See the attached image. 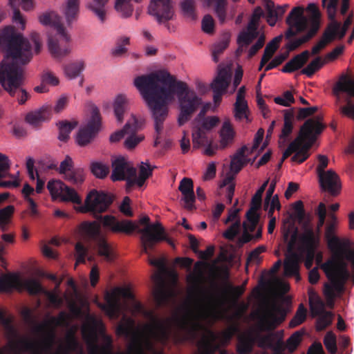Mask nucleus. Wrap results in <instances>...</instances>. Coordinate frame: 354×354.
I'll return each instance as SVG.
<instances>
[{"instance_id":"40","label":"nucleus","mask_w":354,"mask_h":354,"mask_svg":"<svg viewBox=\"0 0 354 354\" xmlns=\"http://www.w3.org/2000/svg\"><path fill=\"white\" fill-rule=\"evenodd\" d=\"M209 337H204L198 343L199 354H214L215 347L214 341L216 338L215 334L209 331Z\"/></svg>"},{"instance_id":"23","label":"nucleus","mask_w":354,"mask_h":354,"mask_svg":"<svg viewBox=\"0 0 354 354\" xmlns=\"http://www.w3.org/2000/svg\"><path fill=\"white\" fill-rule=\"evenodd\" d=\"M112 174L111 178L113 181H127V178H132L137 174V170L130 166L124 158H118L112 162Z\"/></svg>"},{"instance_id":"53","label":"nucleus","mask_w":354,"mask_h":354,"mask_svg":"<svg viewBox=\"0 0 354 354\" xmlns=\"http://www.w3.org/2000/svg\"><path fill=\"white\" fill-rule=\"evenodd\" d=\"M306 313H307V310L304 306V305L302 304H301L299 305L295 315H294L292 319L290 320V322L289 323V326L290 328H295V327L300 325L301 324H302L306 320Z\"/></svg>"},{"instance_id":"12","label":"nucleus","mask_w":354,"mask_h":354,"mask_svg":"<svg viewBox=\"0 0 354 354\" xmlns=\"http://www.w3.org/2000/svg\"><path fill=\"white\" fill-rule=\"evenodd\" d=\"M336 13L337 10H334L333 17H328L330 22L324 30L321 39L316 44H328L335 41H339L344 37L353 22V15H349L342 24L336 19Z\"/></svg>"},{"instance_id":"5","label":"nucleus","mask_w":354,"mask_h":354,"mask_svg":"<svg viewBox=\"0 0 354 354\" xmlns=\"http://www.w3.org/2000/svg\"><path fill=\"white\" fill-rule=\"evenodd\" d=\"M328 248L333 252V257L322 265L326 275L330 273L346 272L350 274L345 259L350 261L354 268V250L349 247L348 241H342L336 236L326 237Z\"/></svg>"},{"instance_id":"57","label":"nucleus","mask_w":354,"mask_h":354,"mask_svg":"<svg viewBox=\"0 0 354 354\" xmlns=\"http://www.w3.org/2000/svg\"><path fill=\"white\" fill-rule=\"evenodd\" d=\"M12 11V21L19 25V28L21 30H24L26 26V19L24 15L21 12L19 7L11 8Z\"/></svg>"},{"instance_id":"14","label":"nucleus","mask_w":354,"mask_h":354,"mask_svg":"<svg viewBox=\"0 0 354 354\" xmlns=\"http://www.w3.org/2000/svg\"><path fill=\"white\" fill-rule=\"evenodd\" d=\"M101 120L98 108L93 106L87 124L81 127L77 133L76 140L80 146H86L95 138L100 130Z\"/></svg>"},{"instance_id":"26","label":"nucleus","mask_w":354,"mask_h":354,"mask_svg":"<svg viewBox=\"0 0 354 354\" xmlns=\"http://www.w3.org/2000/svg\"><path fill=\"white\" fill-rule=\"evenodd\" d=\"M178 189L183 196L182 201L184 202V207L188 210L195 209L196 196L193 180L189 178H183L180 182Z\"/></svg>"},{"instance_id":"18","label":"nucleus","mask_w":354,"mask_h":354,"mask_svg":"<svg viewBox=\"0 0 354 354\" xmlns=\"http://www.w3.org/2000/svg\"><path fill=\"white\" fill-rule=\"evenodd\" d=\"M47 189L53 198H60L63 201H70L75 204L82 203L76 191L61 180H50L47 184Z\"/></svg>"},{"instance_id":"55","label":"nucleus","mask_w":354,"mask_h":354,"mask_svg":"<svg viewBox=\"0 0 354 354\" xmlns=\"http://www.w3.org/2000/svg\"><path fill=\"white\" fill-rule=\"evenodd\" d=\"M66 346L71 353L77 354H84L82 346L80 344L75 337L71 334L66 337Z\"/></svg>"},{"instance_id":"25","label":"nucleus","mask_w":354,"mask_h":354,"mask_svg":"<svg viewBox=\"0 0 354 354\" xmlns=\"http://www.w3.org/2000/svg\"><path fill=\"white\" fill-rule=\"evenodd\" d=\"M318 176L320 186L323 190L328 192L333 196H337L339 193L341 189L340 180L334 171L328 170Z\"/></svg>"},{"instance_id":"17","label":"nucleus","mask_w":354,"mask_h":354,"mask_svg":"<svg viewBox=\"0 0 354 354\" xmlns=\"http://www.w3.org/2000/svg\"><path fill=\"white\" fill-rule=\"evenodd\" d=\"M326 277L330 283H325L324 294L326 298L328 306L333 308L337 293L340 294L344 291V284L349 279L350 274H346L345 272L341 274L330 273Z\"/></svg>"},{"instance_id":"37","label":"nucleus","mask_w":354,"mask_h":354,"mask_svg":"<svg viewBox=\"0 0 354 354\" xmlns=\"http://www.w3.org/2000/svg\"><path fill=\"white\" fill-rule=\"evenodd\" d=\"M109 0H91L87 4V8L92 11L102 21L106 19V6Z\"/></svg>"},{"instance_id":"32","label":"nucleus","mask_w":354,"mask_h":354,"mask_svg":"<svg viewBox=\"0 0 354 354\" xmlns=\"http://www.w3.org/2000/svg\"><path fill=\"white\" fill-rule=\"evenodd\" d=\"M50 115V109L43 107L39 111L28 113L26 120L30 124L37 127L41 122L49 120Z\"/></svg>"},{"instance_id":"28","label":"nucleus","mask_w":354,"mask_h":354,"mask_svg":"<svg viewBox=\"0 0 354 354\" xmlns=\"http://www.w3.org/2000/svg\"><path fill=\"white\" fill-rule=\"evenodd\" d=\"M231 72L225 67L221 68L219 66L216 75L210 84L211 89L225 93L231 82Z\"/></svg>"},{"instance_id":"11","label":"nucleus","mask_w":354,"mask_h":354,"mask_svg":"<svg viewBox=\"0 0 354 354\" xmlns=\"http://www.w3.org/2000/svg\"><path fill=\"white\" fill-rule=\"evenodd\" d=\"M263 15L261 7L254 10L247 28L243 30L237 37V44H250L255 39H257V41L254 44H265V35L258 29L259 20Z\"/></svg>"},{"instance_id":"45","label":"nucleus","mask_w":354,"mask_h":354,"mask_svg":"<svg viewBox=\"0 0 354 354\" xmlns=\"http://www.w3.org/2000/svg\"><path fill=\"white\" fill-rule=\"evenodd\" d=\"M316 314L319 315V317L316 322V329L317 330H324L332 322V313L326 311L322 308L316 311Z\"/></svg>"},{"instance_id":"15","label":"nucleus","mask_w":354,"mask_h":354,"mask_svg":"<svg viewBox=\"0 0 354 354\" xmlns=\"http://www.w3.org/2000/svg\"><path fill=\"white\" fill-rule=\"evenodd\" d=\"M297 242V234L291 236L288 243L287 253L284 260V274L286 277H295L297 281L301 279L299 275V263L302 259V255L295 250Z\"/></svg>"},{"instance_id":"6","label":"nucleus","mask_w":354,"mask_h":354,"mask_svg":"<svg viewBox=\"0 0 354 354\" xmlns=\"http://www.w3.org/2000/svg\"><path fill=\"white\" fill-rule=\"evenodd\" d=\"M13 290L21 292L26 290L30 295L44 293L45 289L39 281L35 279H22L19 274L8 273L0 277V292H10Z\"/></svg>"},{"instance_id":"16","label":"nucleus","mask_w":354,"mask_h":354,"mask_svg":"<svg viewBox=\"0 0 354 354\" xmlns=\"http://www.w3.org/2000/svg\"><path fill=\"white\" fill-rule=\"evenodd\" d=\"M319 243V238L315 235L312 229H307L300 237V245L299 253L306 255L304 265L307 269H310L313 263L317 247Z\"/></svg>"},{"instance_id":"30","label":"nucleus","mask_w":354,"mask_h":354,"mask_svg":"<svg viewBox=\"0 0 354 354\" xmlns=\"http://www.w3.org/2000/svg\"><path fill=\"white\" fill-rule=\"evenodd\" d=\"M153 295L157 307L166 306L174 296L172 290L161 281L153 291Z\"/></svg>"},{"instance_id":"48","label":"nucleus","mask_w":354,"mask_h":354,"mask_svg":"<svg viewBox=\"0 0 354 354\" xmlns=\"http://www.w3.org/2000/svg\"><path fill=\"white\" fill-rule=\"evenodd\" d=\"M205 131L206 130L200 127L193 131L192 140L194 147H198L202 145H206L210 142Z\"/></svg>"},{"instance_id":"62","label":"nucleus","mask_w":354,"mask_h":354,"mask_svg":"<svg viewBox=\"0 0 354 354\" xmlns=\"http://www.w3.org/2000/svg\"><path fill=\"white\" fill-rule=\"evenodd\" d=\"M240 230L241 221L238 219L223 233V236L228 240H234L235 236L239 233Z\"/></svg>"},{"instance_id":"35","label":"nucleus","mask_w":354,"mask_h":354,"mask_svg":"<svg viewBox=\"0 0 354 354\" xmlns=\"http://www.w3.org/2000/svg\"><path fill=\"white\" fill-rule=\"evenodd\" d=\"M219 134L221 137L220 146L222 149L233 142L235 133L229 120H225L223 122Z\"/></svg>"},{"instance_id":"42","label":"nucleus","mask_w":354,"mask_h":354,"mask_svg":"<svg viewBox=\"0 0 354 354\" xmlns=\"http://www.w3.org/2000/svg\"><path fill=\"white\" fill-rule=\"evenodd\" d=\"M0 324L3 327L8 336L12 337L17 335L16 329L13 325V317L6 315V312L0 308Z\"/></svg>"},{"instance_id":"36","label":"nucleus","mask_w":354,"mask_h":354,"mask_svg":"<svg viewBox=\"0 0 354 354\" xmlns=\"http://www.w3.org/2000/svg\"><path fill=\"white\" fill-rule=\"evenodd\" d=\"M79 0H67L63 12L68 26H70L73 21L76 20L79 13Z\"/></svg>"},{"instance_id":"43","label":"nucleus","mask_w":354,"mask_h":354,"mask_svg":"<svg viewBox=\"0 0 354 354\" xmlns=\"http://www.w3.org/2000/svg\"><path fill=\"white\" fill-rule=\"evenodd\" d=\"M208 3H214V12L221 24H223L227 18V5L226 0H205Z\"/></svg>"},{"instance_id":"31","label":"nucleus","mask_w":354,"mask_h":354,"mask_svg":"<svg viewBox=\"0 0 354 354\" xmlns=\"http://www.w3.org/2000/svg\"><path fill=\"white\" fill-rule=\"evenodd\" d=\"M152 171L153 168L149 165L142 162L140 166L138 177L136 175L132 178H127V189H130L135 185L140 187H142L146 180L152 175Z\"/></svg>"},{"instance_id":"29","label":"nucleus","mask_w":354,"mask_h":354,"mask_svg":"<svg viewBox=\"0 0 354 354\" xmlns=\"http://www.w3.org/2000/svg\"><path fill=\"white\" fill-rule=\"evenodd\" d=\"M263 2L267 12V21L270 26H274L283 17L288 6L286 4L276 7L271 0H263Z\"/></svg>"},{"instance_id":"50","label":"nucleus","mask_w":354,"mask_h":354,"mask_svg":"<svg viewBox=\"0 0 354 354\" xmlns=\"http://www.w3.org/2000/svg\"><path fill=\"white\" fill-rule=\"evenodd\" d=\"M131 1L130 0H116L115 1V8L123 17H129L132 15L133 8Z\"/></svg>"},{"instance_id":"61","label":"nucleus","mask_w":354,"mask_h":354,"mask_svg":"<svg viewBox=\"0 0 354 354\" xmlns=\"http://www.w3.org/2000/svg\"><path fill=\"white\" fill-rule=\"evenodd\" d=\"M215 23L213 17L210 15H206L203 17L201 21L202 30L207 34H212L214 31Z\"/></svg>"},{"instance_id":"56","label":"nucleus","mask_w":354,"mask_h":354,"mask_svg":"<svg viewBox=\"0 0 354 354\" xmlns=\"http://www.w3.org/2000/svg\"><path fill=\"white\" fill-rule=\"evenodd\" d=\"M248 106L247 102H236L234 103V118L237 120L248 118Z\"/></svg>"},{"instance_id":"49","label":"nucleus","mask_w":354,"mask_h":354,"mask_svg":"<svg viewBox=\"0 0 354 354\" xmlns=\"http://www.w3.org/2000/svg\"><path fill=\"white\" fill-rule=\"evenodd\" d=\"M75 253L77 263H84L86 257H87L88 261L90 262L94 261V256L88 255V249L80 242L77 243L75 245Z\"/></svg>"},{"instance_id":"8","label":"nucleus","mask_w":354,"mask_h":354,"mask_svg":"<svg viewBox=\"0 0 354 354\" xmlns=\"http://www.w3.org/2000/svg\"><path fill=\"white\" fill-rule=\"evenodd\" d=\"M257 315L259 328L263 331H270L285 320L286 312L282 306L270 304L262 307Z\"/></svg>"},{"instance_id":"10","label":"nucleus","mask_w":354,"mask_h":354,"mask_svg":"<svg viewBox=\"0 0 354 354\" xmlns=\"http://www.w3.org/2000/svg\"><path fill=\"white\" fill-rule=\"evenodd\" d=\"M325 128L326 125L319 122L318 119H308L301 127L299 134L296 138L299 139L298 149L304 153H309V150L316 141L317 136Z\"/></svg>"},{"instance_id":"27","label":"nucleus","mask_w":354,"mask_h":354,"mask_svg":"<svg viewBox=\"0 0 354 354\" xmlns=\"http://www.w3.org/2000/svg\"><path fill=\"white\" fill-rule=\"evenodd\" d=\"M295 119L294 109L284 111L283 125L281 132L279 136V146L280 148L284 147L289 141V137L293 130V121Z\"/></svg>"},{"instance_id":"54","label":"nucleus","mask_w":354,"mask_h":354,"mask_svg":"<svg viewBox=\"0 0 354 354\" xmlns=\"http://www.w3.org/2000/svg\"><path fill=\"white\" fill-rule=\"evenodd\" d=\"M180 7L183 14L186 17H189L192 19H196V3L194 0H183L180 3Z\"/></svg>"},{"instance_id":"51","label":"nucleus","mask_w":354,"mask_h":354,"mask_svg":"<svg viewBox=\"0 0 354 354\" xmlns=\"http://www.w3.org/2000/svg\"><path fill=\"white\" fill-rule=\"evenodd\" d=\"M91 170L97 178H104L109 173V167L102 162H93L91 164Z\"/></svg>"},{"instance_id":"24","label":"nucleus","mask_w":354,"mask_h":354,"mask_svg":"<svg viewBox=\"0 0 354 354\" xmlns=\"http://www.w3.org/2000/svg\"><path fill=\"white\" fill-rule=\"evenodd\" d=\"M0 44H30V41L14 26L7 25L0 28Z\"/></svg>"},{"instance_id":"46","label":"nucleus","mask_w":354,"mask_h":354,"mask_svg":"<svg viewBox=\"0 0 354 354\" xmlns=\"http://www.w3.org/2000/svg\"><path fill=\"white\" fill-rule=\"evenodd\" d=\"M325 64V62L321 57H317L313 59L306 67L303 68L301 73L311 77L315 72L319 71Z\"/></svg>"},{"instance_id":"19","label":"nucleus","mask_w":354,"mask_h":354,"mask_svg":"<svg viewBox=\"0 0 354 354\" xmlns=\"http://www.w3.org/2000/svg\"><path fill=\"white\" fill-rule=\"evenodd\" d=\"M149 13L155 17L159 24H165L170 30L167 23L174 16V10L171 0H151L149 6Z\"/></svg>"},{"instance_id":"33","label":"nucleus","mask_w":354,"mask_h":354,"mask_svg":"<svg viewBox=\"0 0 354 354\" xmlns=\"http://www.w3.org/2000/svg\"><path fill=\"white\" fill-rule=\"evenodd\" d=\"M137 130V120L135 116L133 115L131 120L128 121L122 129L117 131L110 136L109 140L112 143L118 142L123 138L126 134L135 133Z\"/></svg>"},{"instance_id":"7","label":"nucleus","mask_w":354,"mask_h":354,"mask_svg":"<svg viewBox=\"0 0 354 354\" xmlns=\"http://www.w3.org/2000/svg\"><path fill=\"white\" fill-rule=\"evenodd\" d=\"M332 93L336 98L337 103L340 102L341 95L346 94L344 102L346 104L341 106L339 111L342 115L354 120V103L351 100L352 97H354V80L346 74H342L334 84Z\"/></svg>"},{"instance_id":"9","label":"nucleus","mask_w":354,"mask_h":354,"mask_svg":"<svg viewBox=\"0 0 354 354\" xmlns=\"http://www.w3.org/2000/svg\"><path fill=\"white\" fill-rule=\"evenodd\" d=\"M80 233L89 239H97V252L106 261L113 260V254L111 246L106 241L100 236L101 225L97 221H84L80 225Z\"/></svg>"},{"instance_id":"59","label":"nucleus","mask_w":354,"mask_h":354,"mask_svg":"<svg viewBox=\"0 0 354 354\" xmlns=\"http://www.w3.org/2000/svg\"><path fill=\"white\" fill-rule=\"evenodd\" d=\"M133 321L128 319L126 323H120L116 328V334L119 336L129 337L133 334Z\"/></svg>"},{"instance_id":"52","label":"nucleus","mask_w":354,"mask_h":354,"mask_svg":"<svg viewBox=\"0 0 354 354\" xmlns=\"http://www.w3.org/2000/svg\"><path fill=\"white\" fill-rule=\"evenodd\" d=\"M304 332L301 330H297L291 336L286 340V347L289 352H294L301 341L302 335Z\"/></svg>"},{"instance_id":"34","label":"nucleus","mask_w":354,"mask_h":354,"mask_svg":"<svg viewBox=\"0 0 354 354\" xmlns=\"http://www.w3.org/2000/svg\"><path fill=\"white\" fill-rule=\"evenodd\" d=\"M248 151L247 146L241 147L232 156L230 162V170L235 174H238L242 168L248 164V160L244 161V153Z\"/></svg>"},{"instance_id":"58","label":"nucleus","mask_w":354,"mask_h":354,"mask_svg":"<svg viewBox=\"0 0 354 354\" xmlns=\"http://www.w3.org/2000/svg\"><path fill=\"white\" fill-rule=\"evenodd\" d=\"M324 344L326 349L330 354H335L337 352L336 336L332 332H328L324 338Z\"/></svg>"},{"instance_id":"2","label":"nucleus","mask_w":354,"mask_h":354,"mask_svg":"<svg viewBox=\"0 0 354 354\" xmlns=\"http://www.w3.org/2000/svg\"><path fill=\"white\" fill-rule=\"evenodd\" d=\"M112 202V198L109 194L93 189L87 195L84 205L80 207V211L82 213H92L95 218L100 220L104 228L112 232L131 234L137 230L142 234V252L143 253L148 254L149 251L153 250L155 245L162 241H165L174 246L173 242L167 237L162 225L158 222L151 224L148 216L140 218V224L145 225V227L139 229L138 226L131 221L127 219L120 221L112 215L104 216L100 215L106 211Z\"/></svg>"},{"instance_id":"39","label":"nucleus","mask_w":354,"mask_h":354,"mask_svg":"<svg viewBox=\"0 0 354 354\" xmlns=\"http://www.w3.org/2000/svg\"><path fill=\"white\" fill-rule=\"evenodd\" d=\"M84 68L85 64L82 60L73 62L64 66V74L70 80L80 76Z\"/></svg>"},{"instance_id":"20","label":"nucleus","mask_w":354,"mask_h":354,"mask_svg":"<svg viewBox=\"0 0 354 354\" xmlns=\"http://www.w3.org/2000/svg\"><path fill=\"white\" fill-rule=\"evenodd\" d=\"M120 298L133 299V295L127 288H115L106 294V304L103 306L102 309L110 316L115 315L120 308Z\"/></svg>"},{"instance_id":"38","label":"nucleus","mask_w":354,"mask_h":354,"mask_svg":"<svg viewBox=\"0 0 354 354\" xmlns=\"http://www.w3.org/2000/svg\"><path fill=\"white\" fill-rule=\"evenodd\" d=\"M113 109L117 120L123 121V115L128 109V99L124 95H118L114 101Z\"/></svg>"},{"instance_id":"13","label":"nucleus","mask_w":354,"mask_h":354,"mask_svg":"<svg viewBox=\"0 0 354 354\" xmlns=\"http://www.w3.org/2000/svg\"><path fill=\"white\" fill-rule=\"evenodd\" d=\"M39 21L42 25L53 27L56 31L55 41L49 39L48 44L71 42V35L65 28L62 17L55 12L50 11L41 14L39 16Z\"/></svg>"},{"instance_id":"4","label":"nucleus","mask_w":354,"mask_h":354,"mask_svg":"<svg viewBox=\"0 0 354 354\" xmlns=\"http://www.w3.org/2000/svg\"><path fill=\"white\" fill-rule=\"evenodd\" d=\"M304 11L301 6L295 7L288 15L286 21L289 28L284 35L285 44H304L319 30L321 13L317 6L314 3L308 5V18L304 16Z\"/></svg>"},{"instance_id":"21","label":"nucleus","mask_w":354,"mask_h":354,"mask_svg":"<svg viewBox=\"0 0 354 354\" xmlns=\"http://www.w3.org/2000/svg\"><path fill=\"white\" fill-rule=\"evenodd\" d=\"M325 46H313L311 51L306 50L296 55L283 66L281 71L286 73H292L299 69H302L310 57L318 54Z\"/></svg>"},{"instance_id":"47","label":"nucleus","mask_w":354,"mask_h":354,"mask_svg":"<svg viewBox=\"0 0 354 354\" xmlns=\"http://www.w3.org/2000/svg\"><path fill=\"white\" fill-rule=\"evenodd\" d=\"M288 48L285 52L277 55L265 68L266 71H268L280 65L289 56L290 51L294 50L299 46H286Z\"/></svg>"},{"instance_id":"44","label":"nucleus","mask_w":354,"mask_h":354,"mask_svg":"<svg viewBox=\"0 0 354 354\" xmlns=\"http://www.w3.org/2000/svg\"><path fill=\"white\" fill-rule=\"evenodd\" d=\"M59 136L58 139L63 142H66L69 138V135L72 130L77 125V122L61 121L58 124Z\"/></svg>"},{"instance_id":"64","label":"nucleus","mask_w":354,"mask_h":354,"mask_svg":"<svg viewBox=\"0 0 354 354\" xmlns=\"http://www.w3.org/2000/svg\"><path fill=\"white\" fill-rule=\"evenodd\" d=\"M239 331V327L236 325H232L221 333V339L223 343L230 342L233 336Z\"/></svg>"},{"instance_id":"41","label":"nucleus","mask_w":354,"mask_h":354,"mask_svg":"<svg viewBox=\"0 0 354 354\" xmlns=\"http://www.w3.org/2000/svg\"><path fill=\"white\" fill-rule=\"evenodd\" d=\"M48 51L56 61H62L72 52L71 46H48Z\"/></svg>"},{"instance_id":"63","label":"nucleus","mask_w":354,"mask_h":354,"mask_svg":"<svg viewBox=\"0 0 354 354\" xmlns=\"http://www.w3.org/2000/svg\"><path fill=\"white\" fill-rule=\"evenodd\" d=\"M279 46H266L260 62L259 71H261L263 66L272 58Z\"/></svg>"},{"instance_id":"60","label":"nucleus","mask_w":354,"mask_h":354,"mask_svg":"<svg viewBox=\"0 0 354 354\" xmlns=\"http://www.w3.org/2000/svg\"><path fill=\"white\" fill-rule=\"evenodd\" d=\"M129 136L126 138L124 145L127 149H134L140 142L144 140L142 135H136L135 133H129Z\"/></svg>"},{"instance_id":"22","label":"nucleus","mask_w":354,"mask_h":354,"mask_svg":"<svg viewBox=\"0 0 354 354\" xmlns=\"http://www.w3.org/2000/svg\"><path fill=\"white\" fill-rule=\"evenodd\" d=\"M58 171L64 178L73 185L82 184L84 180V171L82 168L73 169V162L69 156L61 162Z\"/></svg>"},{"instance_id":"3","label":"nucleus","mask_w":354,"mask_h":354,"mask_svg":"<svg viewBox=\"0 0 354 354\" xmlns=\"http://www.w3.org/2000/svg\"><path fill=\"white\" fill-rule=\"evenodd\" d=\"M3 59L0 62V84L11 97H16L19 104H24L30 94L23 88L26 73L22 65L29 63L32 57V46H0Z\"/></svg>"},{"instance_id":"1","label":"nucleus","mask_w":354,"mask_h":354,"mask_svg":"<svg viewBox=\"0 0 354 354\" xmlns=\"http://www.w3.org/2000/svg\"><path fill=\"white\" fill-rule=\"evenodd\" d=\"M133 84L151 113L158 135L161 133L168 114V103L174 95L178 101V123L180 126L188 122L203 103L201 97L186 82L178 80L166 71L138 76Z\"/></svg>"}]
</instances>
